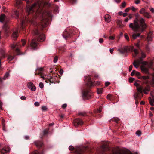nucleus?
<instances>
[{"label": "nucleus", "mask_w": 154, "mask_h": 154, "mask_svg": "<svg viewBox=\"0 0 154 154\" xmlns=\"http://www.w3.org/2000/svg\"><path fill=\"white\" fill-rule=\"evenodd\" d=\"M46 5V2H44L41 0L33 4L31 6H30L29 5H27L26 8L28 14L32 13L34 11L38 10L37 14L38 15V16L42 17L41 23L40 25L42 26V28L46 27L48 21V19L47 17H51V14L49 12L42 11L40 9L39 10H38V8H40L43 5Z\"/></svg>", "instance_id": "obj_1"}, {"label": "nucleus", "mask_w": 154, "mask_h": 154, "mask_svg": "<svg viewBox=\"0 0 154 154\" xmlns=\"http://www.w3.org/2000/svg\"><path fill=\"white\" fill-rule=\"evenodd\" d=\"M135 16L133 23H130L129 27L134 31H138L139 29H140L143 32L146 27L144 19L138 14H136Z\"/></svg>", "instance_id": "obj_2"}, {"label": "nucleus", "mask_w": 154, "mask_h": 154, "mask_svg": "<svg viewBox=\"0 0 154 154\" xmlns=\"http://www.w3.org/2000/svg\"><path fill=\"white\" fill-rule=\"evenodd\" d=\"M137 91L141 94L143 93L147 95L150 90V87L149 85H147L143 88L142 86H140L137 88Z\"/></svg>", "instance_id": "obj_3"}, {"label": "nucleus", "mask_w": 154, "mask_h": 154, "mask_svg": "<svg viewBox=\"0 0 154 154\" xmlns=\"http://www.w3.org/2000/svg\"><path fill=\"white\" fill-rule=\"evenodd\" d=\"M133 49V47L131 46L128 48L127 46H125L123 48L121 49H118V51L122 54H123L127 52L128 50H132Z\"/></svg>", "instance_id": "obj_4"}, {"label": "nucleus", "mask_w": 154, "mask_h": 154, "mask_svg": "<svg viewBox=\"0 0 154 154\" xmlns=\"http://www.w3.org/2000/svg\"><path fill=\"white\" fill-rule=\"evenodd\" d=\"M142 60L141 58H139V60H137L134 61L133 63V65L134 67L136 69L138 68V66L140 65V64H142Z\"/></svg>", "instance_id": "obj_5"}, {"label": "nucleus", "mask_w": 154, "mask_h": 154, "mask_svg": "<svg viewBox=\"0 0 154 154\" xmlns=\"http://www.w3.org/2000/svg\"><path fill=\"white\" fill-rule=\"evenodd\" d=\"M28 88L32 91H35L36 88L32 82H29L27 84Z\"/></svg>", "instance_id": "obj_6"}, {"label": "nucleus", "mask_w": 154, "mask_h": 154, "mask_svg": "<svg viewBox=\"0 0 154 154\" xmlns=\"http://www.w3.org/2000/svg\"><path fill=\"white\" fill-rule=\"evenodd\" d=\"M74 125H76L77 124L78 125H82L83 124V122L82 120L79 119L78 118L75 119L74 121Z\"/></svg>", "instance_id": "obj_7"}, {"label": "nucleus", "mask_w": 154, "mask_h": 154, "mask_svg": "<svg viewBox=\"0 0 154 154\" xmlns=\"http://www.w3.org/2000/svg\"><path fill=\"white\" fill-rule=\"evenodd\" d=\"M10 148L8 147H5L3 148L0 150V152L2 154H4L9 152Z\"/></svg>", "instance_id": "obj_8"}, {"label": "nucleus", "mask_w": 154, "mask_h": 154, "mask_svg": "<svg viewBox=\"0 0 154 154\" xmlns=\"http://www.w3.org/2000/svg\"><path fill=\"white\" fill-rule=\"evenodd\" d=\"M18 29H17L15 31H14L12 33V38L13 39H16L18 37Z\"/></svg>", "instance_id": "obj_9"}, {"label": "nucleus", "mask_w": 154, "mask_h": 154, "mask_svg": "<svg viewBox=\"0 0 154 154\" xmlns=\"http://www.w3.org/2000/svg\"><path fill=\"white\" fill-rule=\"evenodd\" d=\"M37 46V45L35 40L34 39H33L30 44V46L32 47V48L33 49H35Z\"/></svg>", "instance_id": "obj_10"}, {"label": "nucleus", "mask_w": 154, "mask_h": 154, "mask_svg": "<svg viewBox=\"0 0 154 154\" xmlns=\"http://www.w3.org/2000/svg\"><path fill=\"white\" fill-rule=\"evenodd\" d=\"M83 96H91L90 95V92L86 90H84L82 91Z\"/></svg>", "instance_id": "obj_11"}, {"label": "nucleus", "mask_w": 154, "mask_h": 154, "mask_svg": "<svg viewBox=\"0 0 154 154\" xmlns=\"http://www.w3.org/2000/svg\"><path fill=\"white\" fill-rule=\"evenodd\" d=\"M113 154H126V152L122 150H117L113 151Z\"/></svg>", "instance_id": "obj_12"}, {"label": "nucleus", "mask_w": 154, "mask_h": 154, "mask_svg": "<svg viewBox=\"0 0 154 154\" xmlns=\"http://www.w3.org/2000/svg\"><path fill=\"white\" fill-rule=\"evenodd\" d=\"M152 32L150 31L148 33L147 37V40L148 41H151L152 40L153 36L152 35Z\"/></svg>", "instance_id": "obj_13"}, {"label": "nucleus", "mask_w": 154, "mask_h": 154, "mask_svg": "<svg viewBox=\"0 0 154 154\" xmlns=\"http://www.w3.org/2000/svg\"><path fill=\"white\" fill-rule=\"evenodd\" d=\"M35 144L38 148H40L42 145L43 143L40 141H36L35 142Z\"/></svg>", "instance_id": "obj_14"}, {"label": "nucleus", "mask_w": 154, "mask_h": 154, "mask_svg": "<svg viewBox=\"0 0 154 154\" xmlns=\"http://www.w3.org/2000/svg\"><path fill=\"white\" fill-rule=\"evenodd\" d=\"M45 39V37L44 34H42L40 35L39 38L38 39V41L42 42Z\"/></svg>", "instance_id": "obj_15"}, {"label": "nucleus", "mask_w": 154, "mask_h": 154, "mask_svg": "<svg viewBox=\"0 0 154 154\" xmlns=\"http://www.w3.org/2000/svg\"><path fill=\"white\" fill-rule=\"evenodd\" d=\"M104 19L106 22H109L111 20V18L110 16L108 15H106L104 16Z\"/></svg>", "instance_id": "obj_16"}, {"label": "nucleus", "mask_w": 154, "mask_h": 154, "mask_svg": "<svg viewBox=\"0 0 154 154\" xmlns=\"http://www.w3.org/2000/svg\"><path fill=\"white\" fill-rule=\"evenodd\" d=\"M149 100L150 104L151 106H154V97H149Z\"/></svg>", "instance_id": "obj_17"}, {"label": "nucleus", "mask_w": 154, "mask_h": 154, "mask_svg": "<svg viewBox=\"0 0 154 154\" xmlns=\"http://www.w3.org/2000/svg\"><path fill=\"white\" fill-rule=\"evenodd\" d=\"M9 27L8 25L7 24L4 25L3 26V29L5 30V33L7 34V35L8 36V31Z\"/></svg>", "instance_id": "obj_18"}, {"label": "nucleus", "mask_w": 154, "mask_h": 154, "mask_svg": "<svg viewBox=\"0 0 154 154\" xmlns=\"http://www.w3.org/2000/svg\"><path fill=\"white\" fill-rule=\"evenodd\" d=\"M141 69L143 72L147 73L148 72V69L144 66H142L140 67Z\"/></svg>", "instance_id": "obj_19"}, {"label": "nucleus", "mask_w": 154, "mask_h": 154, "mask_svg": "<svg viewBox=\"0 0 154 154\" xmlns=\"http://www.w3.org/2000/svg\"><path fill=\"white\" fill-rule=\"evenodd\" d=\"M117 23L118 27L120 28H121L124 26L123 25L122 21L120 20H117Z\"/></svg>", "instance_id": "obj_20"}, {"label": "nucleus", "mask_w": 154, "mask_h": 154, "mask_svg": "<svg viewBox=\"0 0 154 154\" xmlns=\"http://www.w3.org/2000/svg\"><path fill=\"white\" fill-rule=\"evenodd\" d=\"M91 84V86H97L100 84V82L99 81H97L94 82V83L92 82H90Z\"/></svg>", "instance_id": "obj_21"}, {"label": "nucleus", "mask_w": 154, "mask_h": 154, "mask_svg": "<svg viewBox=\"0 0 154 154\" xmlns=\"http://www.w3.org/2000/svg\"><path fill=\"white\" fill-rule=\"evenodd\" d=\"M5 50L4 49H0V54L4 57H5Z\"/></svg>", "instance_id": "obj_22"}, {"label": "nucleus", "mask_w": 154, "mask_h": 154, "mask_svg": "<svg viewBox=\"0 0 154 154\" xmlns=\"http://www.w3.org/2000/svg\"><path fill=\"white\" fill-rule=\"evenodd\" d=\"M5 16L4 14H2L0 16V22H3L4 21L5 19Z\"/></svg>", "instance_id": "obj_23"}, {"label": "nucleus", "mask_w": 154, "mask_h": 154, "mask_svg": "<svg viewBox=\"0 0 154 154\" xmlns=\"http://www.w3.org/2000/svg\"><path fill=\"white\" fill-rule=\"evenodd\" d=\"M143 15L145 17L148 18H150L151 17L150 14L147 12H146Z\"/></svg>", "instance_id": "obj_24"}, {"label": "nucleus", "mask_w": 154, "mask_h": 154, "mask_svg": "<svg viewBox=\"0 0 154 154\" xmlns=\"http://www.w3.org/2000/svg\"><path fill=\"white\" fill-rule=\"evenodd\" d=\"M4 122L5 120L4 119H2V124L3 126V130L5 131H6V128H5V125Z\"/></svg>", "instance_id": "obj_25"}, {"label": "nucleus", "mask_w": 154, "mask_h": 154, "mask_svg": "<svg viewBox=\"0 0 154 154\" xmlns=\"http://www.w3.org/2000/svg\"><path fill=\"white\" fill-rule=\"evenodd\" d=\"M133 52H134V54H133V57H135L138 54V52L137 51V50L136 49H134L133 50Z\"/></svg>", "instance_id": "obj_26"}, {"label": "nucleus", "mask_w": 154, "mask_h": 154, "mask_svg": "<svg viewBox=\"0 0 154 154\" xmlns=\"http://www.w3.org/2000/svg\"><path fill=\"white\" fill-rule=\"evenodd\" d=\"M140 35V34L138 33L137 34H133L132 36L134 39H135L137 37H138Z\"/></svg>", "instance_id": "obj_27"}, {"label": "nucleus", "mask_w": 154, "mask_h": 154, "mask_svg": "<svg viewBox=\"0 0 154 154\" xmlns=\"http://www.w3.org/2000/svg\"><path fill=\"white\" fill-rule=\"evenodd\" d=\"M145 9L144 8H141L139 11V13L143 15L146 12Z\"/></svg>", "instance_id": "obj_28"}, {"label": "nucleus", "mask_w": 154, "mask_h": 154, "mask_svg": "<svg viewBox=\"0 0 154 154\" xmlns=\"http://www.w3.org/2000/svg\"><path fill=\"white\" fill-rule=\"evenodd\" d=\"M9 76V73L8 72H7L5 75H4V76L3 78V80H5L7 78H8Z\"/></svg>", "instance_id": "obj_29"}, {"label": "nucleus", "mask_w": 154, "mask_h": 154, "mask_svg": "<svg viewBox=\"0 0 154 154\" xmlns=\"http://www.w3.org/2000/svg\"><path fill=\"white\" fill-rule=\"evenodd\" d=\"M153 70H154V69H153ZM152 75L153 77L152 79V80L151 83V85L152 86L154 87V73L152 74Z\"/></svg>", "instance_id": "obj_30"}, {"label": "nucleus", "mask_w": 154, "mask_h": 154, "mask_svg": "<svg viewBox=\"0 0 154 154\" xmlns=\"http://www.w3.org/2000/svg\"><path fill=\"white\" fill-rule=\"evenodd\" d=\"M19 45L18 44H13L11 45V47L12 48H16V47L18 46Z\"/></svg>", "instance_id": "obj_31"}, {"label": "nucleus", "mask_w": 154, "mask_h": 154, "mask_svg": "<svg viewBox=\"0 0 154 154\" xmlns=\"http://www.w3.org/2000/svg\"><path fill=\"white\" fill-rule=\"evenodd\" d=\"M103 88H102L97 90V93L98 94H100L102 93Z\"/></svg>", "instance_id": "obj_32"}, {"label": "nucleus", "mask_w": 154, "mask_h": 154, "mask_svg": "<svg viewBox=\"0 0 154 154\" xmlns=\"http://www.w3.org/2000/svg\"><path fill=\"white\" fill-rule=\"evenodd\" d=\"M16 5L17 6H18L19 5L21 4V0H16Z\"/></svg>", "instance_id": "obj_33"}, {"label": "nucleus", "mask_w": 154, "mask_h": 154, "mask_svg": "<svg viewBox=\"0 0 154 154\" xmlns=\"http://www.w3.org/2000/svg\"><path fill=\"white\" fill-rule=\"evenodd\" d=\"M141 57L140 58H141V59L142 60V58H144L146 57V55L143 52H141Z\"/></svg>", "instance_id": "obj_34"}, {"label": "nucleus", "mask_w": 154, "mask_h": 154, "mask_svg": "<svg viewBox=\"0 0 154 154\" xmlns=\"http://www.w3.org/2000/svg\"><path fill=\"white\" fill-rule=\"evenodd\" d=\"M13 14L14 15H15L17 17H18L19 15V13L16 10L14 11Z\"/></svg>", "instance_id": "obj_35"}, {"label": "nucleus", "mask_w": 154, "mask_h": 154, "mask_svg": "<svg viewBox=\"0 0 154 154\" xmlns=\"http://www.w3.org/2000/svg\"><path fill=\"white\" fill-rule=\"evenodd\" d=\"M153 63L152 62H149L148 63L147 66L148 68H150L152 66Z\"/></svg>", "instance_id": "obj_36"}, {"label": "nucleus", "mask_w": 154, "mask_h": 154, "mask_svg": "<svg viewBox=\"0 0 154 154\" xmlns=\"http://www.w3.org/2000/svg\"><path fill=\"white\" fill-rule=\"evenodd\" d=\"M58 59V57L57 56H55L54 58L53 61L55 63L57 62V61Z\"/></svg>", "instance_id": "obj_37"}, {"label": "nucleus", "mask_w": 154, "mask_h": 154, "mask_svg": "<svg viewBox=\"0 0 154 154\" xmlns=\"http://www.w3.org/2000/svg\"><path fill=\"white\" fill-rule=\"evenodd\" d=\"M136 134L138 136H140L141 134V132L140 131H137L136 133Z\"/></svg>", "instance_id": "obj_38"}, {"label": "nucleus", "mask_w": 154, "mask_h": 154, "mask_svg": "<svg viewBox=\"0 0 154 154\" xmlns=\"http://www.w3.org/2000/svg\"><path fill=\"white\" fill-rule=\"evenodd\" d=\"M48 129H45V130L43 131V134L44 135H46L48 133Z\"/></svg>", "instance_id": "obj_39"}, {"label": "nucleus", "mask_w": 154, "mask_h": 154, "mask_svg": "<svg viewBox=\"0 0 154 154\" xmlns=\"http://www.w3.org/2000/svg\"><path fill=\"white\" fill-rule=\"evenodd\" d=\"M141 78L144 80H146L149 79V77L148 76H143Z\"/></svg>", "instance_id": "obj_40"}, {"label": "nucleus", "mask_w": 154, "mask_h": 154, "mask_svg": "<svg viewBox=\"0 0 154 154\" xmlns=\"http://www.w3.org/2000/svg\"><path fill=\"white\" fill-rule=\"evenodd\" d=\"M47 108L46 106H43L42 107V109L43 111H46L47 110Z\"/></svg>", "instance_id": "obj_41"}, {"label": "nucleus", "mask_w": 154, "mask_h": 154, "mask_svg": "<svg viewBox=\"0 0 154 154\" xmlns=\"http://www.w3.org/2000/svg\"><path fill=\"white\" fill-rule=\"evenodd\" d=\"M13 58L14 57L12 56H9L8 58V60L9 61H11L13 59Z\"/></svg>", "instance_id": "obj_42"}, {"label": "nucleus", "mask_w": 154, "mask_h": 154, "mask_svg": "<svg viewBox=\"0 0 154 154\" xmlns=\"http://www.w3.org/2000/svg\"><path fill=\"white\" fill-rule=\"evenodd\" d=\"M39 86L40 88H42L44 87V85L42 82H40L39 84Z\"/></svg>", "instance_id": "obj_43"}, {"label": "nucleus", "mask_w": 154, "mask_h": 154, "mask_svg": "<svg viewBox=\"0 0 154 154\" xmlns=\"http://www.w3.org/2000/svg\"><path fill=\"white\" fill-rule=\"evenodd\" d=\"M16 51L17 53V55H20L21 54L20 53V50L19 49L17 48L16 50Z\"/></svg>", "instance_id": "obj_44"}, {"label": "nucleus", "mask_w": 154, "mask_h": 154, "mask_svg": "<svg viewBox=\"0 0 154 154\" xmlns=\"http://www.w3.org/2000/svg\"><path fill=\"white\" fill-rule=\"evenodd\" d=\"M148 62L146 61H142V64H143L144 65H147V66Z\"/></svg>", "instance_id": "obj_45"}, {"label": "nucleus", "mask_w": 154, "mask_h": 154, "mask_svg": "<svg viewBox=\"0 0 154 154\" xmlns=\"http://www.w3.org/2000/svg\"><path fill=\"white\" fill-rule=\"evenodd\" d=\"M29 22H31L32 24L35 25L37 24V23L34 21L33 20H31L29 21Z\"/></svg>", "instance_id": "obj_46"}, {"label": "nucleus", "mask_w": 154, "mask_h": 154, "mask_svg": "<svg viewBox=\"0 0 154 154\" xmlns=\"http://www.w3.org/2000/svg\"><path fill=\"white\" fill-rule=\"evenodd\" d=\"M135 79L133 78H130L129 79V81L130 82H132Z\"/></svg>", "instance_id": "obj_47"}, {"label": "nucleus", "mask_w": 154, "mask_h": 154, "mask_svg": "<svg viewBox=\"0 0 154 154\" xmlns=\"http://www.w3.org/2000/svg\"><path fill=\"white\" fill-rule=\"evenodd\" d=\"M124 37L127 40L129 41V38L128 36L127 35V34H125L124 35Z\"/></svg>", "instance_id": "obj_48"}, {"label": "nucleus", "mask_w": 154, "mask_h": 154, "mask_svg": "<svg viewBox=\"0 0 154 154\" xmlns=\"http://www.w3.org/2000/svg\"><path fill=\"white\" fill-rule=\"evenodd\" d=\"M82 152V150H80L79 151L77 150L76 152V154H81Z\"/></svg>", "instance_id": "obj_49"}, {"label": "nucleus", "mask_w": 154, "mask_h": 154, "mask_svg": "<svg viewBox=\"0 0 154 154\" xmlns=\"http://www.w3.org/2000/svg\"><path fill=\"white\" fill-rule=\"evenodd\" d=\"M134 3L136 4H138L140 3V0H135L134 1Z\"/></svg>", "instance_id": "obj_50"}, {"label": "nucleus", "mask_w": 154, "mask_h": 154, "mask_svg": "<svg viewBox=\"0 0 154 154\" xmlns=\"http://www.w3.org/2000/svg\"><path fill=\"white\" fill-rule=\"evenodd\" d=\"M67 106V105L66 104H64L62 105V107L63 109H65L66 107Z\"/></svg>", "instance_id": "obj_51"}, {"label": "nucleus", "mask_w": 154, "mask_h": 154, "mask_svg": "<svg viewBox=\"0 0 154 154\" xmlns=\"http://www.w3.org/2000/svg\"><path fill=\"white\" fill-rule=\"evenodd\" d=\"M21 41L22 46H24L26 44V41L24 40H22Z\"/></svg>", "instance_id": "obj_52"}, {"label": "nucleus", "mask_w": 154, "mask_h": 154, "mask_svg": "<svg viewBox=\"0 0 154 154\" xmlns=\"http://www.w3.org/2000/svg\"><path fill=\"white\" fill-rule=\"evenodd\" d=\"M32 154H41L39 153L37 150L34 151L32 153Z\"/></svg>", "instance_id": "obj_53"}, {"label": "nucleus", "mask_w": 154, "mask_h": 154, "mask_svg": "<svg viewBox=\"0 0 154 154\" xmlns=\"http://www.w3.org/2000/svg\"><path fill=\"white\" fill-rule=\"evenodd\" d=\"M34 105L35 106H38L39 105V102H36L34 103Z\"/></svg>", "instance_id": "obj_54"}, {"label": "nucleus", "mask_w": 154, "mask_h": 154, "mask_svg": "<svg viewBox=\"0 0 154 154\" xmlns=\"http://www.w3.org/2000/svg\"><path fill=\"white\" fill-rule=\"evenodd\" d=\"M135 71L134 70H133L131 73V76H133L134 74L135 73Z\"/></svg>", "instance_id": "obj_55"}, {"label": "nucleus", "mask_w": 154, "mask_h": 154, "mask_svg": "<svg viewBox=\"0 0 154 154\" xmlns=\"http://www.w3.org/2000/svg\"><path fill=\"white\" fill-rule=\"evenodd\" d=\"M126 5V3L125 2H124L122 3V7L124 8L125 6Z\"/></svg>", "instance_id": "obj_56"}, {"label": "nucleus", "mask_w": 154, "mask_h": 154, "mask_svg": "<svg viewBox=\"0 0 154 154\" xmlns=\"http://www.w3.org/2000/svg\"><path fill=\"white\" fill-rule=\"evenodd\" d=\"M133 66L132 65H131L129 66V72L131 71L132 70Z\"/></svg>", "instance_id": "obj_57"}, {"label": "nucleus", "mask_w": 154, "mask_h": 154, "mask_svg": "<svg viewBox=\"0 0 154 154\" xmlns=\"http://www.w3.org/2000/svg\"><path fill=\"white\" fill-rule=\"evenodd\" d=\"M99 41L100 43H102L103 42V39L100 38L99 39Z\"/></svg>", "instance_id": "obj_58"}, {"label": "nucleus", "mask_w": 154, "mask_h": 154, "mask_svg": "<svg viewBox=\"0 0 154 154\" xmlns=\"http://www.w3.org/2000/svg\"><path fill=\"white\" fill-rule=\"evenodd\" d=\"M74 147L72 146H70L69 147V149L70 150H72L74 149Z\"/></svg>", "instance_id": "obj_59"}, {"label": "nucleus", "mask_w": 154, "mask_h": 154, "mask_svg": "<svg viewBox=\"0 0 154 154\" xmlns=\"http://www.w3.org/2000/svg\"><path fill=\"white\" fill-rule=\"evenodd\" d=\"M114 38H115L114 37L112 36H110V37H109V40H113L114 39Z\"/></svg>", "instance_id": "obj_60"}, {"label": "nucleus", "mask_w": 154, "mask_h": 154, "mask_svg": "<svg viewBox=\"0 0 154 154\" xmlns=\"http://www.w3.org/2000/svg\"><path fill=\"white\" fill-rule=\"evenodd\" d=\"M110 84V83L109 82H106L105 83V85L106 86H108V85H109Z\"/></svg>", "instance_id": "obj_61"}, {"label": "nucleus", "mask_w": 154, "mask_h": 154, "mask_svg": "<svg viewBox=\"0 0 154 154\" xmlns=\"http://www.w3.org/2000/svg\"><path fill=\"white\" fill-rule=\"evenodd\" d=\"M113 51H114V49L113 48L110 49H109L110 52V53L111 54L113 53Z\"/></svg>", "instance_id": "obj_62"}, {"label": "nucleus", "mask_w": 154, "mask_h": 154, "mask_svg": "<svg viewBox=\"0 0 154 154\" xmlns=\"http://www.w3.org/2000/svg\"><path fill=\"white\" fill-rule=\"evenodd\" d=\"M59 73L61 74H63V70L62 69H60L59 71Z\"/></svg>", "instance_id": "obj_63"}, {"label": "nucleus", "mask_w": 154, "mask_h": 154, "mask_svg": "<svg viewBox=\"0 0 154 154\" xmlns=\"http://www.w3.org/2000/svg\"><path fill=\"white\" fill-rule=\"evenodd\" d=\"M150 11L152 13H154V8H151L150 9Z\"/></svg>", "instance_id": "obj_64"}]
</instances>
